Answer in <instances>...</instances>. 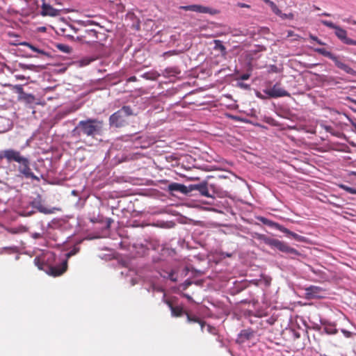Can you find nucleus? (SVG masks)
Wrapping results in <instances>:
<instances>
[{"instance_id": "nucleus-1", "label": "nucleus", "mask_w": 356, "mask_h": 356, "mask_svg": "<svg viewBox=\"0 0 356 356\" xmlns=\"http://www.w3.org/2000/svg\"><path fill=\"white\" fill-rule=\"evenodd\" d=\"M125 12V6L122 0H113V19H116V22L113 21V24H116L117 31L115 34V40L117 41L118 47L116 50L113 49V54L115 51H120L123 49L124 51H127L129 44L127 42L126 33L127 28H131L133 30H140V20L132 12Z\"/></svg>"}, {"instance_id": "nucleus-2", "label": "nucleus", "mask_w": 356, "mask_h": 356, "mask_svg": "<svg viewBox=\"0 0 356 356\" xmlns=\"http://www.w3.org/2000/svg\"><path fill=\"white\" fill-rule=\"evenodd\" d=\"M220 177L207 176L200 180L199 177H192L191 179L198 181L197 183L188 185V196L200 195L202 197L213 198L216 195L221 193V188L217 181Z\"/></svg>"}, {"instance_id": "nucleus-3", "label": "nucleus", "mask_w": 356, "mask_h": 356, "mask_svg": "<svg viewBox=\"0 0 356 356\" xmlns=\"http://www.w3.org/2000/svg\"><path fill=\"white\" fill-rule=\"evenodd\" d=\"M5 159L8 163L13 161L19 163L17 171L19 177L40 181L38 177L34 175L30 167L29 159L22 155L19 151L9 148L0 151V160Z\"/></svg>"}, {"instance_id": "nucleus-4", "label": "nucleus", "mask_w": 356, "mask_h": 356, "mask_svg": "<svg viewBox=\"0 0 356 356\" xmlns=\"http://www.w3.org/2000/svg\"><path fill=\"white\" fill-rule=\"evenodd\" d=\"M5 159L8 163L13 161L19 163L17 171L19 177L40 181L38 177L34 175L30 167L29 159L22 155L19 151L9 148L0 151V160Z\"/></svg>"}, {"instance_id": "nucleus-5", "label": "nucleus", "mask_w": 356, "mask_h": 356, "mask_svg": "<svg viewBox=\"0 0 356 356\" xmlns=\"http://www.w3.org/2000/svg\"><path fill=\"white\" fill-rule=\"evenodd\" d=\"M56 256L52 252H47L42 257H36L34 259V264L39 269L45 270L49 275L54 277L62 275L67 270V260H62L60 264H56Z\"/></svg>"}, {"instance_id": "nucleus-6", "label": "nucleus", "mask_w": 356, "mask_h": 356, "mask_svg": "<svg viewBox=\"0 0 356 356\" xmlns=\"http://www.w3.org/2000/svg\"><path fill=\"white\" fill-rule=\"evenodd\" d=\"M253 237L257 241L263 242L268 245L271 250H277L288 255L291 259H296L301 255V253L296 249L291 247L289 244L283 241L271 238L266 234L260 233H254Z\"/></svg>"}, {"instance_id": "nucleus-7", "label": "nucleus", "mask_w": 356, "mask_h": 356, "mask_svg": "<svg viewBox=\"0 0 356 356\" xmlns=\"http://www.w3.org/2000/svg\"><path fill=\"white\" fill-rule=\"evenodd\" d=\"M102 129V123L95 119L81 120L73 130L74 135L80 136L81 134L88 136H94L99 133Z\"/></svg>"}, {"instance_id": "nucleus-8", "label": "nucleus", "mask_w": 356, "mask_h": 356, "mask_svg": "<svg viewBox=\"0 0 356 356\" xmlns=\"http://www.w3.org/2000/svg\"><path fill=\"white\" fill-rule=\"evenodd\" d=\"M136 79L135 76L127 77L124 70L113 73V92L115 91L118 93L131 92L132 90L127 88V84Z\"/></svg>"}, {"instance_id": "nucleus-9", "label": "nucleus", "mask_w": 356, "mask_h": 356, "mask_svg": "<svg viewBox=\"0 0 356 356\" xmlns=\"http://www.w3.org/2000/svg\"><path fill=\"white\" fill-rule=\"evenodd\" d=\"M314 51L332 60L334 63V65L337 67L344 71L348 74L356 76V70H355L346 63L341 62L339 60L338 56L334 54L330 51H327L325 48H315Z\"/></svg>"}, {"instance_id": "nucleus-10", "label": "nucleus", "mask_w": 356, "mask_h": 356, "mask_svg": "<svg viewBox=\"0 0 356 356\" xmlns=\"http://www.w3.org/2000/svg\"><path fill=\"white\" fill-rule=\"evenodd\" d=\"M111 223V219L107 218L106 221V225L102 229L100 233H99L95 238H99L100 240L97 243V251H110L111 249V242L109 239L111 235L110 225Z\"/></svg>"}, {"instance_id": "nucleus-11", "label": "nucleus", "mask_w": 356, "mask_h": 356, "mask_svg": "<svg viewBox=\"0 0 356 356\" xmlns=\"http://www.w3.org/2000/svg\"><path fill=\"white\" fill-rule=\"evenodd\" d=\"M133 114L129 106H123L120 110L113 113V127H121L127 124L126 118Z\"/></svg>"}, {"instance_id": "nucleus-12", "label": "nucleus", "mask_w": 356, "mask_h": 356, "mask_svg": "<svg viewBox=\"0 0 356 356\" xmlns=\"http://www.w3.org/2000/svg\"><path fill=\"white\" fill-rule=\"evenodd\" d=\"M157 245L158 243L156 241L148 238L145 239L143 242L134 243L133 248L138 257H143L149 250H156Z\"/></svg>"}, {"instance_id": "nucleus-13", "label": "nucleus", "mask_w": 356, "mask_h": 356, "mask_svg": "<svg viewBox=\"0 0 356 356\" xmlns=\"http://www.w3.org/2000/svg\"><path fill=\"white\" fill-rule=\"evenodd\" d=\"M280 85L279 83H276L272 88L264 89L263 92L266 94L268 98L277 99L283 97H290V93L280 87Z\"/></svg>"}, {"instance_id": "nucleus-14", "label": "nucleus", "mask_w": 356, "mask_h": 356, "mask_svg": "<svg viewBox=\"0 0 356 356\" xmlns=\"http://www.w3.org/2000/svg\"><path fill=\"white\" fill-rule=\"evenodd\" d=\"M179 8L180 10H183L185 11H193L197 13H208L211 15H214L218 13V11L216 9H213L210 7L204 6L200 4L180 6Z\"/></svg>"}, {"instance_id": "nucleus-15", "label": "nucleus", "mask_w": 356, "mask_h": 356, "mask_svg": "<svg viewBox=\"0 0 356 356\" xmlns=\"http://www.w3.org/2000/svg\"><path fill=\"white\" fill-rule=\"evenodd\" d=\"M113 246H118L121 249H127L128 243L124 235V230L119 229L115 232L113 231Z\"/></svg>"}, {"instance_id": "nucleus-16", "label": "nucleus", "mask_w": 356, "mask_h": 356, "mask_svg": "<svg viewBox=\"0 0 356 356\" xmlns=\"http://www.w3.org/2000/svg\"><path fill=\"white\" fill-rule=\"evenodd\" d=\"M255 334L256 331L251 327L243 329L238 333L236 339V343L239 345L243 344L246 341L253 339Z\"/></svg>"}, {"instance_id": "nucleus-17", "label": "nucleus", "mask_w": 356, "mask_h": 356, "mask_svg": "<svg viewBox=\"0 0 356 356\" xmlns=\"http://www.w3.org/2000/svg\"><path fill=\"white\" fill-rule=\"evenodd\" d=\"M60 10L54 8L49 3H47L45 0H42L40 15L43 17H57L60 15Z\"/></svg>"}, {"instance_id": "nucleus-18", "label": "nucleus", "mask_w": 356, "mask_h": 356, "mask_svg": "<svg viewBox=\"0 0 356 356\" xmlns=\"http://www.w3.org/2000/svg\"><path fill=\"white\" fill-rule=\"evenodd\" d=\"M334 34L342 43L348 45L356 46V40L348 38L347 31L341 26H338L334 31Z\"/></svg>"}, {"instance_id": "nucleus-19", "label": "nucleus", "mask_w": 356, "mask_h": 356, "mask_svg": "<svg viewBox=\"0 0 356 356\" xmlns=\"http://www.w3.org/2000/svg\"><path fill=\"white\" fill-rule=\"evenodd\" d=\"M305 298L308 300L319 298L322 297L321 293L323 292V289L320 286L311 285L305 288Z\"/></svg>"}, {"instance_id": "nucleus-20", "label": "nucleus", "mask_w": 356, "mask_h": 356, "mask_svg": "<svg viewBox=\"0 0 356 356\" xmlns=\"http://www.w3.org/2000/svg\"><path fill=\"white\" fill-rule=\"evenodd\" d=\"M31 206L33 209H37L39 212L44 214H51L55 212L56 210H59L56 207L47 208L44 207L40 200H34L31 202Z\"/></svg>"}, {"instance_id": "nucleus-21", "label": "nucleus", "mask_w": 356, "mask_h": 356, "mask_svg": "<svg viewBox=\"0 0 356 356\" xmlns=\"http://www.w3.org/2000/svg\"><path fill=\"white\" fill-rule=\"evenodd\" d=\"M168 191L173 194L174 192L188 196V186L183 184L172 182L168 186Z\"/></svg>"}, {"instance_id": "nucleus-22", "label": "nucleus", "mask_w": 356, "mask_h": 356, "mask_svg": "<svg viewBox=\"0 0 356 356\" xmlns=\"http://www.w3.org/2000/svg\"><path fill=\"white\" fill-rule=\"evenodd\" d=\"M181 71L178 66H169L162 71V75L165 78H179Z\"/></svg>"}, {"instance_id": "nucleus-23", "label": "nucleus", "mask_w": 356, "mask_h": 356, "mask_svg": "<svg viewBox=\"0 0 356 356\" xmlns=\"http://www.w3.org/2000/svg\"><path fill=\"white\" fill-rule=\"evenodd\" d=\"M257 219L262 222L264 225L268 226L269 228L272 229L279 230L282 232L284 227L276 222H274L264 216H257Z\"/></svg>"}, {"instance_id": "nucleus-24", "label": "nucleus", "mask_w": 356, "mask_h": 356, "mask_svg": "<svg viewBox=\"0 0 356 356\" xmlns=\"http://www.w3.org/2000/svg\"><path fill=\"white\" fill-rule=\"evenodd\" d=\"M164 302L170 308L172 316L179 317L186 314V312L181 307L174 306L171 300H165Z\"/></svg>"}, {"instance_id": "nucleus-25", "label": "nucleus", "mask_w": 356, "mask_h": 356, "mask_svg": "<svg viewBox=\"0 0 356 356\" xmlns=\"http://www.w3.org/2000/svg\"><path fill=\"white\" fill-rule=\"evenodd\" d=\"M321 323L323 326V332L329 335H334L338 332V330L336 328L334 323H330L326 320H321Z\"/></svg>"}, {"instance_id": "nucleus-26", "label": "nucleus", "mask_w": 356, "mask_h": 356, "mask_svg": "<svg viewBox=\"0 0 356 356\" xmlns=\"http://www.w3.org/2000/svg\"><path fill=\"white\" fill-rule=\"evenodd\" d=\"M282 233L285 234V236L289 238H292L298 242L305 243L308 241L307 238L301 235H299L293 232H291L289 229L284 227L282 230Z\"/></svg>"}, {"instance_id": "nucleus-27", "label": "nucleus", "mask_w": 356, "mask_h": 356, "mask_svg": "<svg viewBox=\"0 0 356 356\" xmlns=\"http://www.w3.org/2000/svg\"><path fill=\"white\" fill-rule=\"evenodd\" d=\"M248 286V283L245 281L234 282V286L230 289V294L232 296L238 294Z\"/></svg>"}, {"instance_id": "nucleus-28", "label": "nucleus", "mask_w": 356, "mask_h": 356, "mask_svg": "<svg viewBox=\"0 0 356 356\" xmlns=\"http://www.w3.org/2000/svg\"><path fill=\"white\" fill-rule=\"evenodd\" d=\"M160 275L164 279L170 280L172 282L178 281V272L174 269L170 270H162L160 273Z\"/></svg>"}, {"instance_id": "nucleus-29", "label": "nucleus", "mask_w": 356, "mask_h": 356, "mask_svg": "<svg viewBox=\"0 0 356 356\" xmlns=\"http://www.w3.org/2000/svg\"><path fill=\"white\" fill-rule=\"evenodd\" d=\"M19 99L30 106L35 104L36 102L35 96L32 94H23L22 96H19Z\"/></svg>"}, {"instance_id": "nucleus-30", "label": "nucleus", "mask_w": 356, "mask_h": 356, "mask_svg": "<svg viewBox=\"0 0 356 356\" xmlns=\"http://www.w3.org/2000/svg\"><path fill=\"white\" fill-rule=\"evenodd\" d=\"M97 257L104 262H108L111 261V249L110 251H97Z\"/></svg>"}, {"instance_id": "nucleus-31", "label": "nucleus", "mask_w": 356, "mask_h": 356, "mask_svg": "<svg viewBox=\"0 0 356 356\" xmlns=\"http://www.w3.org/2000/svg\"><path fill=\"white\" fill-rule=\"evenodd\" d=\"M160 74L156 71H149L142 74L140 76L147 80H156Z\"/></svg>"}, {"instance_id": "nucleus-32", "label": "nucleus", "mask_w": 356, "mask_h": 356, "mask_svg": "<svg viewBox=\"0 0 356 356\" xmlns=\"http://www.w3.org/2000/svg\"><path fill=\"white\" fill-rule=\"evenodd\" d=\"M186 316L187 318V321L188 323H198L200 325L202 330L203 329V327L205 325L204 321L200 320L197 316H194V315L193 316L191 315L188 313H186Z\"/></svg>"}, {"instance_id": "nucleus-33", "label": "nucleus", "mask_w": 356, "mask_h": 356, "mask_svg": "<svg viewBox=\"0 0 356 356\" xmlns=\"http://www.w3.org/2000/svg\"><path fill=\"white\" fill-rule=\"evenodd\" d=\"M129 159V156L125 153H119L116 154L113 160L115 161V165L121 163L122 162L126 161Z\"/></svg>"}, {"instance_id": "nucleus-34", "label": "nucleus", "mask_w": 356, "mask_h": 356, "mask_svg": "<svg viewBox=\"0 0 356 356\" xmlns=\"http://www.w3.org/2000/svg\"><path fill=\"white\" fill-rule=\"evenodd\" d=\"M213 42H214L213 49H215L216 51H220L222 54H225L227 53V49L221 40H215Z\"/></svg>"}, {"instance_id": "nucleus-35", "label": "nucleus", "mask_w": 356, "mask_h": 356, "mask_svg": "<svg viewBox=\"0 0 356 356\" xmlns=\"http://www.w3.org/2000/svg\"><path fill=\"white\" fill-rule=\"evenodd\" d=\"M20 44L22 45V46L28 47L33 51L37 52V53L42 54V55H45L46 54V52L44 50L38 49V47H35L34 45L31 44L29 42H21Z\"/></svg>"}, {"instance_id": "nucleus-36", "label": "nucleus", "mask_w": 356, "mask_h": 356, "mask_svg": "<svg viewBox=\"0 0 356 356\" xmlns=\"http://www.w3.org/2000/svg\"><path fill=\"white\" fill-rule=\"evenodd\" d=\"M267 5H268L270 8H271V10L273 11V13H275L276 15H281L282 14V10H280V8L277 7V6L276 5V3L275 2H273V1H270V0H268V1H266V3Z\"/></svg>"}, {"instance_id": "nucleus-37", "label": "nucleus", "mask_w": 356, "mask_h": 356, "mask_svg": "<svg viewBox=\"0 0 356 356\" xmlns=\"http://www.w3.org/2000/svg\"><path fill=\"white\" fill-rule=\"evenodd\" d=\"M176 271L178 272V280L179 278H183L188 275V273L190 272V268L188 266H184L181 269H175Z\"/></svg>"}, {"instance_id": "nucleus-38", "label": "nucleus", "mask_w": 356, "mask_h": 356, "mask_svg": "<svg viewBox=\"0 0 356 356\" xmlns=\"http://www.w3.org/2000/svg\"><path fill=\"white\" fill-rule=\"evenodd\" d=\"M193 282L190 279H186L183 283L179 286V289L181 291L186 290L189 286H191Z\"/></svg>"}, {"instance_id": "nucleus-39", "label": "nucleus", "mask_w": 356, "mask_h": 356, "mask_svg": "<svg viewBox=\"0 0 356 356\" xmlns=\"http://www.w3.org/2000/svg\"><path fill=\"white\" fill-rule=\"evenodd\" d=\"M8 231L11 234H15L26 232V228L24 227H12L8 229Z\"/></svg>"}, {"instance_id": "nucleus-40", "label": "nucleus", "mask_w": 356, "mask_h": 356, "mask_svg": "<svg viewBox=\"0 0 356 356\" xmlns=\"http://www.w3.org/2000/svg\"><path fill=\"white\" fill-rule=\"evenodd\" d=\"M339 188L345 191L346 192L350 193V194H356V188L348 186L345 184H341L339 185Z\"/></svg>"}, {"instance_id": "nucleus-41", "label": "nucleus", "mask_w": 356, "mask_h": 356, "mask_svg": "<svg viewBox=\"0 0 356 356\" xmlns=\"http://www.w3.org/2000/svg\"><path fill=\"white\" fill-rule=\"evenodd\" d=\"M79 251V248L74 246L72 249L65 254V258L63 260H67L72 256L76 254Z\"/></svg>"}, {"instance_id": "nucleus-42", "label": "nucleus", "mask_w": 356, "mask_h": 356, "mask_svg": "<svg viewBox=\"0 0 356 356\" xmlns=\"http://www.w3.org/2000/svg\"><path fill=\"white\" fill-rule=\"evenodd\" d=\"M321 24L328 28H330V29H334V31H336V29L338 28V25L334 24L331 21H327V20H321Z\"/></svg>"}, {"instance_id": "nucleus-43", "label": "nucleus", "mask_w": 356, "mask_h": 356, "mask_svg": "<svg viewBox=\"0 0 356 356\" xmlns=\"http://www.w3.org/2000/svg\"><path fill=\"white\" fill-rule=\"evenodd\" d=\"M42 232H34L31 234V237L34 239L42 238L44 237V227H42Z\"/></svg>"}, {"instance_id": "nucleus-44", "label": "nucleus", "mask_w": 356, "mask_h": 356, "mask_svg": "<svg viewBox=\"0 0 356 356\" xmlns=\"http://www.w3.org/2000/svg\"><path fill=\"white\" fill-rule=\"evenodd\" d=\"M128 136H116L115 138V141L113 143V148H115V149H118V142L119 140H127L128 139Z\"/></svg>"}, {"instance_id": "nucleus-45", "label": "nucleus", "mask_w": 356, "mask_h": 356, "mask_svg": "<svg viewBox=\"0 0 356 356\" xmlns=\"http://www.w3.org/2000/svg\"><path fill=\"white\" fill-rule=\"evenodd\" d=\"M278 16L282 19H293L294 18V15L292 13H283L282 12V14Z\"/></svg>"}, {"instance_id": "nucleus-46", "label": "nucleus", "mask_w": 356, "mask_h": 356, "mask_svg": "<svg viewBox=\"0 0 356 356\" xmlns=\"http://www.w3.org/2000/svg\"><path fill=\"white\" fill-rule=\"evenodd\" d=\"M57 47L59 50L62 51L65 53H69L70 51V48L68 45L63 44H58L57 45Z\"/></svg>"}, {"instance_id": "nucleus-47", "label": "nucleus", "mask_w": 356, "mask_h": 356, "mask_svg": "<svg viewBox=\"0 0 356 356\" xmlns=\"http://www.w3.org/2000/svg\"><path fill=\"white\" fill-rule=\"evenodd\" d=\"M280 72V69L275 65H270L268 67V73H279Z\"/></svg>"}, {"instance_id": "nucleus-48", "label": "nucleus", "mask_w": 356, "mask_h": 356, "mask_svg": "<svg viewBox=\"0 0 356 356\" xmlns=\"http://www.w3.org/2000/svg\"><path fill=\"white\" fill-rule=\"evenodd\" d=\"M309 38L320 45H325V42H323L321 40H320L317 36L314 35L310 34Z\"/></svg>"}, {"instance_id": "nucleus-49", "label": "nucleus", "mask_w": 356, "mask_h": 356, "mask_svg": "<svg viewBox=\"0 0 356 356\" xmlns=\"http://www.w3.org/2000/svg\"><path fill=\"white\" fill-rule=\"evenodd\" d=\"M234 119H236V120H238L239 121H241V122H245V123H248V124H253V125H257V126H259V124L258 123H253L250 120H248V119H246V118H241L240 117H236V116H234V117H232Z\"/></svg>"}, {"instance_id": "nucleus-50", "label": "nucleus", "mask_w": 356, "mask_h": 356, "mask_svg": "<svg viewBox=\"0 0 356 356\" xmlns=\"http://www.w3.org/2000/svg\"><path fill=\"white\" fill-rule=\"evenodd\" d=\"M236 86L241 88H243L245 90H248L250 88V86L249 84L241 81H238Z\"/></svg>"}, {"instance_id": "nucleus-51", "label": "nucleus", "mask_w": 356, "mask_h": 356, "mask_svg": "<svg viewBox=\"0 0 356 356\" xmlns=\"http://www.w3.org/2000/svg\"><path fill=\"white\" fill-rule=\"evenodd\" d=\"M347 119L353 126V131L356 134V120L352 118H350L348 116H346Z\"/></svg>"}, {"instance_id": "nucleus-52", "label": "nucleus", "mask_w": 356, "mask_h": 356, "mask_svg": "<svg viewBox=\"0 0 356 356\" xmlns=\"http://www.w3.org/2000/svg\"><path fill=\"white\" fill-rule=\"evenodd\" d=\"M122 202L121 200H114L113 197V210L117 208L120 207V203Z\"/></svg>"}, {"instance_id": "nucleus-53", "label": "nucleus", "mask_w": 356, "mask_h": 356, "mask_svg": "<svg viewBox=\"0 0 356 356\" xmlns=\"http://www.w3.org/2000/svg\"><path fill=\"white\" fill-rule=\"evenodd\" d=\"M341 332L343 334V335L345 336V337L346 338H350L353 335V333L347 330H345V329H341Z\"/></svg>"}, {"instance_id": "nucleus-54", "label": "nucleus", "mask_w": 356, "mask_h": 356, "mask_svg": "<svg viewBox=\"0 0 356 356\" xmlns=\"http://www.w3.org/2000/svg\"><path fill=\"white\" fill-rule=\"evenodd\" d=\"M15 88L17 90V92L19 93V96H22L23 94H25L23 91V88L21 85H17L15 86Z\"/></svg>"}, {"instance_id": "nucleus-55", "label": "nucleus", "mask_w": 356, "mask_h": 356, "mask_svg": "<svg viewBox=\"0 0 356 356\" xmlns=\"http://www.w3.org/2000/svg\"><path fill=\"white\" fill-rule=\"evenodd\" d=\"M19 66L23 70H32L34 67L33 65H26V64H22V63L19 64Z\"/></svg>"}, {"instance_id": "nucleus-56", "label": "nucleus", "mask_w": 356, "mask_h": 356, "mask_svg": "<svg viewBox=\"0 0 356 356\" xmlns=\"http://www.w3.org/2000/svg\"><path fill=\"white\" fill-rule=\"evenodd\" d=\"M250 76V74L248 73L243 74L239 78H238V80H248Z\"/></svg>"}, {"instance_id": "nucleus-57", "label": "nucleus", "mask_w": 356, "mask_h": 356, "mask_svg": "<svg viewBox=\"0 0 356 356\" xmlns=\"http://www.w3.org/2000/svg\"><path fill=\"white\" fill-rule=\"evenodd\" d=\"M291 332H292L293 336L295 339H298L300 337V333L298 331H297L294 329H291Z\"/></svg>"}, {"instance_id": "nucleus-58", "label": "nucleus", "mask_w": 356, "mask_h": 356, "mask_svg": "<svg viewBox=\"0 0 356 356\" xmlns=\"http://www.w3.org/2000/svg\"><path fill=\"white\" fill-rule=\"evenodd\" d=\"M220 254L222 256H223L224 257H231L232 256V253L223 252H222Z\"/></svg>"}, {"instance_id": "nucleus-59", "label": "nucleus", "mask_w": 356, "mask_h": 356, "mask_svg": "<svg viewBox=\"0 0 356 356\" xmlns=\"http://www.w3.org/2000/svg\"><path fill=\"white\" fill-rule=\"evenodd\" d=\"M89 34H90V35H92V36H96V38H97V39H99V37H98V35H97V31H94V30H91V31H90V33H89Z\"/></svg>"}, {"instance_id": "nucleus-60", "label": "nucleus", "mask_w": 356, "mask_h": 356, "mask_svg": "<svg viewBox=\"0 0 356 356\" xmlns=\"http://www.w3.org/2000/svg\"><path fill=\"white\" fill-rule=\"evenodd\" d=\"M312 272L316 275H319L320 273H321V270H315L314 268H312Z\"/></svg>"}, {"instance_id": "nucleus-61", "label": "nucleus", "mask_w": 356, "mask_h": 356, "mask_svg": "<svg viewBox=\"0 0 356 356\" xmlns=\"http://www.w3.org/2000/svg\"><path fill=\"white\" fill-rule=\"evenodd\" d=\"M183 296H184V297H186V298L188 300H192V298H191V296H190V295H188V294L184 293V294H183Z\"/></svg>"}, {"instance_id": "nucleus-62", "label": "nucleus", "mask_w": 356, "mask_h": 356, "mask_svg": "<svg viewBox=\"0 0 356 356\" xmlns=\"http://www.w3.org/2000/svg\"><path fill=\"white\" fill-rule=\"evenodd\" d=\"M5 250H8V249H10V250H13L14 251H16L17 250V248L16 247H6V248H4Z\"/></svg>"}, {"instance_id": "nucleus-63", "label": "nucleus", "mask_w": 356, "mask_h": 356, "mask_svg": "<svg viewBox=\"0 0 356 356\" xmlns=\"http://www.w3.org/2000/svg\"><path fill=\"white\" fill-rule=\"evenodd\" d=\"M348 143L353 147H356V143L353 141H348Z\"/></svg>"}, {"instance_id": "nucleus-64", "label": "nucleus", "mask_w": 356, "mask_h": 356, "mask_svg": "<svg viewBox=\"0 0 356 356\" xmlns=\"http://www.w3.org/2000/svg\"><path fill=\"white\" fill-rule=\"evenodd\" d=\"M17 79L24 80L25 78L23 75H16Z\"/></svg>"}]
</instances>
